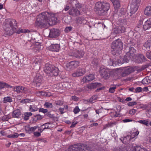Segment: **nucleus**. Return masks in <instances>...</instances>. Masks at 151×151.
<instances>
[{
  "label": "nucleus",
  "mask_w": 151,
  "mask_h": 151,
  "mask_svg": "<svg viewBox=\"0 0 151 151\" xmlns=\"http://www.w3.org/2000/svg\"><path fill=\"white\" fill-rule=\"evenodd\" d=\"M39 74H37L36 75V76L35 78V80L37 83H41L42 80V76H39Z\"/></svg>",
  "instance_id": "36"
},
{
  "label": "nucleus",
  "mask_w": 151,
  "mask_h": 151,
  "mask_svg": "<svg viewBox=\"0 0 151 151\" xmlns=\"http://www.w3.org/2000/svg\"><path fill=\"white\" fill-rule=\"evenodd\" d=\"M146 55L147 58L151 60V51L150 52H147Z\"/></svg>",
  "instance_id": "57"
},
{
  "label": "nucleus",
  "mask_w": 151,
  "mask_h": 151,
  "mask_svg": "<svg viewBox=\"0 0 151 151\" xmlns=\"http://www.w3.org/2000/svg\"><path fill=\"white\" fill-rule=\"evenodd\" d=\"M144 14L146 15H151V6H147L145 8Z\"/></svg>",
  "instance_id": "27"
},
{
  "label": "nucleus",
  "mask_w": 151,
  "mask_h": 151,
  "mask_svg": "<svg viewBox=\"0 0 151 151\" xmlns=\"http://www.w3.org/2000/svg\"><path fill=\"white\" fill-rule=\"evenodd\" d=\"M49 13L47 12H45L38 15L36 22V24L38 26L41 27H44L47 25L48 21L47 19V17L50 16Z\"/></svg>",
  "instance_id": "3"
},
{
  "label": "nucleus",
  "mask_w": 151,
  "mask_h": 151,
  "mask_svg": "<svg viewBox=\"0 0 151 151\" xmlns=\"http://www.w3.org/2000/svg\"><path fill=\"white\" fill-rule=\"evenodd\" d=\"M12 58L13 60V61L16 63H17V62L19 60V57L16 55H13L12 57Z\"/></svg>",
  "instance_id": "42"
},
{
  "label": "nucleus",
  "mask_w": 151,
  "mask_h": 151,
  "mask_svg": "<svg viewBox=\"0 0 151 151\" xmlns=\"http://www.w3.org/2000/svg\"><path fill=\"white\" fill-rule=\"evenodd\" d=\"M138 9V7L136 4H131L130 13L132 14H134L137 11Z\"/></svg>",
  "instance_id": "21"
},
{
  "label": "nucleus",
  "mask_w": 151,
  "mask_h": 151,
  "mask_svg": "<svg viewBox=\"0 0 151 151\" xmlns=\"http://www.w3.org/2000/svg\"><path fill=\"white\" fill-rule=\"evenodd\" d=\"M147 116L149 117H151V108L147 109Z\"/></svg>",
  "instance_id": "50"
},
{
  "label": "nucleus",
  "mask_w": 151,
  "mask_h": 151,
  "mask_svg": "<svg viewBox=\"0 0 151 151\" xmlns=\"http://www.w3.org/2000/svg\"><path fill=\"white\" fill-rule=\"evenodd\" d=\"M35 116L36 117L37 120H40L42 118V117L39 114L36 115Z\"/></svg>",
  "instance_id": "63"
},
{
  "label": "nucleus",
  "mask_w": 151,
  "mask_h": 151,
  "mask_svg": "<svg viewBox=\"0 0 151 151\" xmlns=\"http://www.w3.org/2000/svg\"><path fill=\"white\" fill-rule=\"evenodd\" d=\"M32 115V113L30 112H27L25 113L24 114V119L25 120H28L29 116Z\"/></svg>",
  "instance_id": "33"
},
{
  "label": "nucleus",
  "mask_w": 151,
  "mask_h": 151,
  "mask_svg": "<svg viewBox=\"0 0 151 151\" xmlns=\"http://www.w3.org/2000/svg\"><path fill=\"white\" fill-rule=\"evenodd\" d=\"M80 111V109L78 106H76L74 109L73 112L75 114H76Z\"/></svg>",
  "instance_id": "53"
},
{
  "label": "nucleus",
  "mask_w": 151,
  "mask_h": 151,
  "mask_svg": "<svg viewBox=\"0 0 151 151\" xmlns=\"http://www.w3.org/2000/svg\"><path fill=\"white\" fill-rule=\"evenodd\" d=\"M138 58H140L142 61H145L147 60V59L144 55L141 54H139L138 55Z\"/></svg>",
  "instance_id": "38"
},
{
  "label": "nucleus",
  "mask_w": 151,
  "mask_h": 151,
  "mask_svg": "<svg viewBox=\"0 0 151 151\" xmlns=\"http://www.w3.org/2000/svg\"><path fill=\"white\" fill-rule=\"evenodd\" d=\"M21 115V112L19 109L14 111L12 114V116L13 118H19Z\"/></svg>",
  "instance_id": "23"
},
{
  "label": "nucleus",
  "mask_w": 151,
  "mask_h": 151,
  "mask_svg": "<svg viewBox=\"0 0 151 151\" xmlns=\"http://www.w3.org/2000/svg\"><path fill=\"white\" fill-rule=\"evenodd\" d=\"M46 115L48 117L51 118H53L55 117L54 115L53 114H51L50 112H47L46 114Z\"/></svg>",
  "instance_id": "47"
},
{
  "label": "nucleus",
  "mask_w": 151,
  "mask_h": 151,
  "mask_svg": "<svg viewBox=\"0 0 151 151\" xmlns=\"http://www.w3.org/2000/svg\"><path fill=\"white\" fill-rule=\"evenodd\" d=\"M98 63V59L96 58H94L92 60L91 64L93 65L96 66Z\"/></svg>",
  "instance_id": "40"
},
{
  "label": "nucleus",
  "mask_w": 151,
  "mask_h": 151,
  "mask_svg": "<svg viewBox=\"0 0 151 151\" xmlns=\"http://www.w3.org/2000/svg\"><path fill=\"white\" fill-rule=\"evenodd\" d=\"M138 122L140 123L141 124H143L145 125L146 126H147L148 123V121L146 120H140L138 121Z\"/></svg>",
  "instance_id": "48"
},
{
  "label": "nucleus",
  "mask_w": 151,
  "mask_h": 151,
  "mask_svg": "<svg viewBox=\"0 0 151 151\" xmlns=\"http://www.w3.org/2000/svg\"><path fill=\"white\" fill-rule=\"evenodd\" d=\"M125 12L124 10V9H121L119 12V15L121 16L122 15H124L125 14Z\"/></svg>",
  "instance_id": "64"
},
{
  "label": "nucleus",
  "mask_w": 151,
  "mask_h": 151,
  "mask_svg": "<svg viewBox=\"0 0 151 151\" xmlns=\"http://www.w3.org/2000/svg\"><path fill=\"white\" fill-rule=\"evenodd\" d=\"M137 110L134 109H132L129 111V114H130L133 115L136 112Z\"/></svg>",
  "instance_id": "60"
},
{
  "label": "nucleus",
  "mask_w": 151,
  "mask_h": 151,
  "mask_svg": "<svg viewBox=\"0 0 151 151\" xmlns=\"http://www.w3.org/2000/svg\"><path fill=\"white\" fill-rule=\"evenodd\" d=\"M48 110L47 109H44L43 108H40L39 109V112H42L45 113L47 112Z\"/></svg>",
  "instance_id": "52"
},
{
  "label": "nucleus",
  "mask_w": 151,
  "mask_h": 151,
  "mask_svg": "<svg viewBox=\"0 0 151 151\" xmlns=\"http://www.w3.org/2000/svg\"><path fill=\"white\" fill-rule=\"evenodd\" d=\"M111 47L112 54L114 55H118L122 49L123 44L121 40L118 39L113 41Z\"/></svg>",
  "instance_id": "4"
},
{
  "label": "nucleus",
  "mask_w": 151,
  "mask_h": 151,
  "mask_svg": "<svg viewBox=\"0 0 151 151\" xmlns=\"http://www.w3.org/2000/svg\"><path fill=\"white\" fill-rule=\"evenodd\" d=\"M59 73V71L58 68L54 66V67L51 70V71L49 76H56L58 75Z\"/></svg>",
  "instance_id": "17"
},
{
  "label": "nucleus",
  "mask_w": 151,
  "mask_h": 151,
  "mask_svg": "<svg viewBox=\"0 0 151 151\" xmlns=\"http://www.w3.org/2000/svg\"><path fill=\"white\" fill-rule=\"evenodd\" d=\"M44 106L47 108H52V104L50 102H45L44 105Z\"/></svg>",
  "instance_id": "37"
},
{
  "label": "nucleus",
  "mask_w": 151,
  "mask_h": 151,
  "mask_svg": "<svg viewBox=\"0 0 151 151\" xmlns=\"http://www.w3.org/2000/svg\"><path fill=\"white\" fill-rule=\"evenodd\" d=\"M116 87L115 85H113V86L109 88V91L111 93H113L115 91Z\"/></svg>",
  "instance_id": "45"
},
{
  "label": "nucleus",
  "mask_w": 151,
  "mask_h": 151,
  "mask_svg": "<svg viewBox=\"0 0 151 151\" xmlns=\"http://www.w3.org/2000/svg\"><path fill=\"white\" fill-rule=\"evenodd\" d=\"M50 16L47 17V19L48 20L47 24L52 25L55 24V23L57 22V19L54 16V14H50Z\"/></svg>",
  "instance_id": "7"
},
{
  "label": "nucleus",
  "mask_w": 151,
  "mask_h": 151,
  "mask_svg": "<svg viewBox=\"0 0 151 151\" xmlns=\"http://www.w3.org/2000/svg\"><path fill=\"white\" fill-rule=\"evenodd\" d=\"M72 28L71 27H66L65 28V31L66 32H68L71 30Z\"/></svg>",
  "instance_id": "55"
},
{
  "label": "nucleus",
  "mask_w": 151,
  "mask_h": 151,
  "mask_svg": "<svg viewBox=\"0 0 151 151\" xmlns=\"http://www.w3.org/2000/svg\"><path fill=\"white\" fill-rule=\"evenodd\" d=\"M50 124V122H47L44 124H43L42 125H41L43 130L45 129H49L48 125Z\"/></svg>",
  "instance_id": "39"
},
{
  "label": "nucleus",
  "mask_w": 151,
  "mask_h": 151,
  "mask_svg": "<svg viewBox=\"0 0 151 151\" xmlns=\"http://www.w3.org/2000/svg\"><path fill=\"white\" fill-rule=\"evenodd\" d=\"M143 28L145 30L148 29L151 27L150 24L147 21L145 22V24L143 25Z\"/></svg>",
  "instance_id": "34"
},
{
  "label": "nucleus",
  "mask_w": 151,
  "mask_h": 151,
  "mask_svg": "<svg viewBox=\"0 0 151 151\" xmlns=\"http://www.w3.org/2000/svg\"><path fill=\"white\" fill-rule=\"evenodd\" d=\"M97 98V95H94L89 99V102L91 103H93V101L96 100Z\"/></svg>",
  "instance_id": "44"
},
{
  "label": "nucleus",
  "mask_w": 151,
  "mask_h": 151,
  "mask_svg": "<svg viewBox=\"0 0 151 151\" xmlns=\"http://www.w3.org/2000/svg\"><path fill=\"white\" fill-rule=\"evenodd\" d=\"M101 85L100 83H94L88 85L87 87L89 89H94L101 86Z\"/></svg>",
  "instance_id": "18"
},
{
  "label": "nucleus",
  "mask_w": 151,
  "mask_h": 151,
  "mask_svg": "<svg viewBox=\"0 0 151 151\" xmlns=\"http://www.w3.org/2000/svg\"><path fill=\"white\" fill-rule=\"evenodd\" d=\"M32 47V50L36 53L39 52L43 48L39 43L36 45H33Z\"/></svg>",
  "instance_id": "22"
},
{
  "label": "nucleus",
  "mask_w": 151,
  "mask_h": 151,
  "mask_svg": "<svg viewBox=\"0 0 151 151\" xmlns=\"http://www.w3.org/2000/svg\"><path fill=\"white\" fill-rule=\"evenodd\" d=\"M100 70L102 77L106 79L109 78L110 75L106 70L104 68H101Z\"/></svg>",
  "instance_id": "15"
},
{
  "label": "nucleus",
  "mask_w": 151,
  "mask_h": 151,
  "mask_svg": "<svg viewBox=\"0 0 151 151\" xmlns=\"http://www.w3.org/2000/svg\"><path fill=\"white\" fill-rule=\"evenodd\" d=\"M3 28L5 34L11 35L15 32L17 28L16 21L14 19L6 20L4 22Z\"/></svg>",
  "instance_id": "1"
},
{
  "label": "nucleus",
  "mask_w": 151,
  "mask_h": 151,
  "mask_svg": "<svg viewBox=\"0 0 151 151\" xmlns=\"http://www.w3.org/2000/svg\"><path fill=\"white\" fill-rule=\"evenodd\" d=\"M70 4L73 6L77 8H79V4L77 2V0H70Z\"/></svg>",
  "instance_id": "32"
},
{
  "label": "nucleus",
  "mask_w": 151,
  "mask_h": 151,
  "mask_svg": "<svg viewBox=\"0 0 151 151\" xmlns=\"http://www.w3.org/2000/svg\"><path fill=\"white\" fill-rule=\"evenodd\" d=\"M125 28L123 26H119L114 28L113 32L116 34L124 33L125 31Z\"/></svg>",
  "instance_id": "14"
},
{
  "label": "nucleus",
  "mask_w": 151,
  "mask_h": 151,
  "mask_svg": "<svg viewBox=\"0 0 151 151\" xmlns=\"http://www.w3.org/2000/svg\"><path fill=\"white\" fill-rule=\"evenodd\" d=\"M85 73V70L84 68H81L78 69L76 72L72 74L73 77H78L82 76Z\"/></svg>",
  "instance_id": "10"
},
{
  "label": "nucleus",
  "mask_w": 151,
  "mask_h": 151,
  "mask_svg": "<svg viewBox=\"0 0 151 151\" xmlns=\"http://www.w3.org/2000/svg\"><path fill=\"white\" fill-rule=\"evenodd\" d=\"M32 123H36L37 122V119L35 115L34 116L32 117Z\"/></svg>",
  "instance_id": "62"
},
{
  "label": "nucleus",
  "mask_w": 151,
  "mask_h": 151,
  "mask_svg": "<svg viewBox=\"0 0 151 151\" xmlns=\"http://www.w3.org/2000/svg\"><path fill=\"white\" fill-rule=\"evenodd\" d=\"M137 104V103L136 101H133L129 102L127 104V105L128 106H130L136 105Z\"/></svg>",
  "instance_id": "54"
},
{
  "label": "nucleus",
  "mask_w": 151,
  "mask_h": 151,
  "mask_svg": "<svg viewBox=\"0 0 151 151\" xmlns=\"http://www.w3.org/2000/svg\"><path fill=\"white\" fill-rule=\"evenodd\" d=\"M21 91H22L24 93L26 92L28 90V89L27 88L24 87L22 86H21Z\"/></svg>",
  "instance_id": "56"
},
{
  "label": "nucleus",
  "mask_w": 151,
  "mask_h": 151,
  "mask_svg": "<svg viewBox=\"0 0 151 151\" xmlns=\"http://www.w3.org/2000/svg\"><path fill=\"white\" fill-rule=\"evenodd\" d=\"M77 23L84 24L86 23V21L85 19L83 17H81L77 18L76 19Z\"/></svg>",
  "instance_id": "25"
},
{
  "label": "nucleus",
  "mask_w": 151,
  "mask_h": 151,
  "mask_svg": "<svg viewBox=\"0 0 151 151\" xmlns=\"http://www.w3.org/2000/svg\"><path fill=\"white\" fill-rule=\"evenodd\" d=\"M135 90L136 92H140L142 91V88L141 87H138L136 88Z\"/></svg>",
  "instance_id": "58"
},
{
  "label": "nucleus",
  "mask_w": 151,
  "mask_h": 151,
  "mask_svg": "<svg viewBox=\"0 0 151 151\" xmlns=\"http://www.w3.org/2000/svg\"><path fill=\"white\" fill-rule=\"evenodd\" d=\"M59 29H57L52 28L50 29L49 36L50 38H56L59 36Z\"/></svg>",
  "instance_id": "9"
},
{
  "label": "nucleus",
  "mask_w": 151,
  "mask_h": 151,
  "mask_svg": "<svg viewBox=\"0 0 151 151\" xmlns=\"http://www.w3.org/2000/svg\"><path fill=\"white\" fill-rule=\"evenodd\" d=\"M136 48L134 47H126L125 50L126 53L124 58L123 59L124 62L128 63L129 60L131 58H134L135 53L136 52Z\"/></svg>",
  "instance_id": "6"
},
{
  "label": "nucleus",
  "mask_w": 151,
  "mask_h": 151,
  "mask_svg": "<svg viewBox=\"0 0 151 151\" xmlns=\"http://www.w3.org/2000/svg\"><path fill=\"white\" fill-rule=\"evenodd\" d=\"M128 45H136V42L135 41L133 40H130L129 42H128Z\"/></svg>",
  "instance_id": "49"
},
{
  "label": "nucleus",
  "mask_w": 151,
  "mask_h": 151,
  "mask_svg": "<svg viewBox=\"0 0 151 151\" xmlns=\"http://www.w3.org/2000/svg\"><path fill=\"white\" fill-rule=\"evenodd\" d=\"M55 103L57 105L61 106L63 104V102L61 100L56 101Z\"/></svg>",
  "instance_id": "51"
},
{
  "label": "nucleus",
  "mask_w": 151,
  "mask_h": 151,
  "mask_svg": "<svg viewBox=\"0 0 151 151\" xmlns=\"http://www.w3.org/2000/svg\"><path fill=\"white\" fill-rule=\"evenodd\" d=\"M12 98L10 97L7 96L4 98L3 102L4 103L7 102L10 103L12 102Z\"/></svg>",
  "instance_id": "31"
},
{
  "label": "nucleus",
  "mask_w": 151,
  "mask_h": 151,
  "mask_svg": "<svg viewBox=\"0 0 151 151\" xmlns=\"http://www.w3.org/2000/svg\"><path fill=\"white\" fill-rule=\"evenodd\" d=\"M94 76L92 74H90L86 77L83 78L82 79V81L83 82H87L90 81L94 79Z\"/></svg>",
  "instance_id": "19"
},
{
  "label": "nucleus",
  "mask_w": 151,
  "mask_h": 151,
  "mask_svg": "<svg viewBox=\"0 0 151 151\" xmlns=\"http://www.w3.org/2000/svg\"><path fill=\"white\" fill-rule=\"evenodd\" d=\"M32 60L34 64H37L38 65H40L42 61L41 59L39 56L34 57L32 59Z\"/></svg>",
  "instance_id": "26"
},
{
  "label": "nucleus",
  "mask_w": 151,
  "mask_h": 151,
  "mask_svg": "<svg viewBox=\"0 0 151 151\" xmlns=\"http://www.w3.org/2000/svg\"><path fill=\"white\" fill-rule=\"evenodd\" d=\"M50 50L54 52H58L60 48V46L58 44L51 45L49 47Z\"/></svg>",
  "instance_id": "20"
},
{
  "label": "nucleus",
  "mask_w": 151,
  "mask_h": 151,
  "mask_svg": "<svg viewBox=\"0 0 151 151\" xmlns=\"http://www.w3.org/2000/svg\"><path fill=\"white\" fill-rule=\"evenodd\" d=\"M19 136L17 133H15L13 134H11L8 135L7 137L8 138H17Z\"/></svg>",
  "instance_id": "43"
},
{
  "label": "nucleus",
  "mask_w": 151,
  "mask_h": 151,
  "mask_svg": "<svg viewBox=\"0 0 151 151\" xmlns=\"http://www.w3.org/2000/svg\"><path fill=\"white\" fill-rule=\"evenodd\" d=\"M84 54L82 50H77L74 51L72 55L73 57L80 58L82 57Z\"/></svg>",
  "instance_id": "13"
},
{
  "label": "nucleus",
  "mask_w": 151,
  "mask_h": 151,
  "mask_svg": "<svg viewBox=\"0 0 151 151\" xmlns=\"http://www.w3.org/2000/svg\"><path fill=\"white\" fill-rule=\"evenodd\" d=\"M109 3L106 1H98L95 4V9L100 16L106 15L108 11L110 8Z\"/></svg>",
  "instance_id": "2"
},
{
  "label": "nucleus",
  "mask_w": 151,
  "mask_h": 151,
  "mask_svg": "<svg viewBox=\"0 0 151 151\" xmlns=\"http://www.w3.org/2000/svg\"><path fill=\"white\" fill-rule=\"evenodd\" d=\"M38 108L35 106L33 105L32 106H30L29 110L31 111H37Z\"/></svg>",
  "instance_id": "41"
},
{
  "label": "nucleus",
  "mask_w": 151,
  "mask_h": 151,
  "mask_svg": "<svg viewBox=\"0 0 151 151\" xmlns=\"http://www.w3.org/2000/svg\"><path fill=\"white\" fill-rule=\"evenodd\" d=\"M29 31V30H26L25 29H19L16 31V32L17 34H20L23 33L27 32Z\"/></svg>",
  "instance_id": "35"
},
{
  "label": "nucleus",
  "mask_w": 151,
  "mask_h": 151,
  "mask_svg": "<svg viewBox=\"0 0 151 151\" xmlns=\"http://www.w3.org/2000/svg\"><path fill=\"white\" fill-rule=\"evenodd\" d=\"M144 46L147 49H151V40H147L144 45Z\"/></svg>",
  "instance_id": "29"
},
{
  "label": "nucleus",
  "mask_w": 151,
  "mask_h": 151,
  "mask_svg": "<svg viewBox=\"0 0 151 151\" xmlns=\"http://www.w3.org/2000/svg\"><path fill=\"white\" fill-rule=\"evenodd\" d=\"M53 67H54V65L49 64H45L44 68L45 72L48 75L49 74Z\"/></svg>",
  "instance_id": "16"
},
{
  "label": "nucleus",
  "mask_w": 151,
  "mask_h": 151,
  "mask_svg": "<svg viewBox=\"0 0 151 151\" xmlns=\"http://www.w3.org/2000/svg\"><path fill=\"white\" fill-rule=\"evenodd\" d=\"M132 151H147L145 148H142L139 146L134 147Z\"/></svg>",
  "instance_id": "28"
},
{
  "label": "nucleus",
  "mask_w": 151,
  "mask_h": 151,
  "mask_svg": "<svg viewBox=\"0 0 151 151\" xmlns=\"http://www.w3.org/2000/svg\"><path fill=\"white\" fill-rule=\"evenodd\" d=\"M79 65L78 61H71L66 64V66L68 69H73L77 67Z\"/></svg>",
  "instance_id": "8"
},
{
  "label": "nucleus",
  "mask_w": 151,
  "mask_h": 151,
  "mask_svg": "<svg viewBox=\"0 0 151 151\" xmlns=\"http://www.w3.org/2000/svg\"><path fill=\"white\" fill-rule=\"evenodd\" d=\"M38 128V126H35L34 127H30L29 126H28L26 128V130L28 131L29 132H34Z\"/></svg>",
  "instance_id": "30"
},
{
  "label": "nucleus",
  "mask_w": 151,
  "mask_h": 151,
  "mask_svg": "<svg viewBox=\"0 0 151 151\" xmlns=\"http://www.w3.org/2000/svg\"><path fill=\"white\" fill-rule=\"evenodd\" d=\"M68 13L70 15L75 17L79 15L80 12L78 9L73 7L69 11Z\"/></svg>",
  "instance_id": "12"
},
{
  "label": "nucleus",
  "mask_w": 151,
  "mask_h": 151,
  "mask_svg": "<svg viewBox=\"0 0 151 151\" xmlns=\"http://www.w3.org/2000/svg\"><path fill=\"white\" fill-rule=\"evenodd\" d=\"M134 71V70L132 67H127L125 68L124 71L121 73V76L124 77L130 74Z\"/></svg>",
  "instance_id": "11"
},
{
  "label": "nucleus",
  "mask_w": 151,
  "mask_h": 151,
  "mask_svg": "<svg viewBox=\"0 0 151 151\" xmlns=\"http://www.w3.org/2000/svg\"><path fill=\"white\" fill-rule=\"evenodd\" d=\"M68 151H91L90 147L85 144L77 143L70 146Z\"/></svg>",
  "instance_id": "5"
},
{
  "label": "nucleus",
  "mask_w": 151,
  "mask_h": 151,
  "mask_svg": "<svg viewBox=\"0 0 151 151\" xmlns=\"http://www.w3.org/2000/svg\"><path fill=\"white\" fill-rule=\"evenodd\" d=\"M114 5V9H117L119 8L120 6V2L119 0H111Z\"/></svg>",
  "instance_id": "24"
},
{
  "label": "nucleus",
  "mask_w": 151,
  "mask_h": 151,
  "mask_svg": "<svg viewBox=\"0 0 151 151\" xmlns=\"http://www.w3.org/2000/svg\"><path fill=\"white\" fill-rule=\"evenodd\" d=\"M115 123L114 122H110L109 123H108V124L106 125V127H111L113 126V124H115Z\"/></svg>",
  "instance_id": "59"
},
{
  "label": "nucleus",
  "mask_w": 151,
  "mask_h": 151,
  "mask_svg": "<svg viewBox=\"0 0 151 151\" xmlns=\"http://www.w3.org/2000/svg\"><path fill=\"white\" fill-rule=\"evenodd\" d=\"M26 45L28 49H30L31 47H32L33 46L32 43L29 41L28 42H27L26 43Z\"/></svg>",
  "instance_id": "46"
},
{
  "label": "nucleus",
  "mask_w": 151,
  "mask_h": 151,
  "mask_svg": "<svg viewBox=\"0 0 151 151\" xmlns=\"http://www.w3.org/2000/svg\"><path fill=\"white\" fill-rule=\"evenodd\" d=\"M21 86H18L15 89V91L18 93H20L21 92Z\"/></svg>",
  "instance_id": "61"
}]
</instances>
